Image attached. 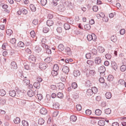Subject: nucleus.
Masks as SVG:
<instances>
[{"label":"nucleus","mask_w":126,"mask_h":126,"mask_svg":"<svg viewBox=\"0 0 126 126\" xmlns=\"http://www.w3.org/2000/svg\"><path fill=\"white\" fill-rule=\"evenodd\" d=\"M39 64V67L42 70L46 69L48 67L47 64L45 63L41 62Z\"/></svg>","instance_id":"1"},{"label":"nucleus","mask_w":126,"mask_h":126,"mask_svg":"<svg viewBox=\"0 0 126 126\" xmlns=\"http://www.w3.org/2000/svg\"><path fill=\"white\" fill-rule=\"evenodd\" d=\"M57 9L59 11L63 12L66 9L65 6L64 5H59L58 6Z\"/></svg>","instance_id":"2"},{"label":"nucleus","mask_w":126,"mask_h":126,"mask_svg":"<svg viewBox=\"0 0 126 126\" xmlns=\"http://www.w3.org/2000/svg\"><path fill=\"white\" fill-rule=\"evenodd\" d=\"M94 36H93L92 35L90 34L88 35L87 36V38L88 40L89 41L93 40V41H95L96 40V37H95V35L93 34Z\"/></svg>","instance_id":"3"},{"label":"nucleus","mask_w":126,"mask_h":126,"mask_svg":"<svg viewBox=\"0 0 126 126\" xmlns=\"http://www.w3.org/2000/svg\"><path fill=\"white\" fill-rule=\"evenodd\" d=\"M106 71L105 67L103 66H102L98 68V71L100 73V74H104Z\"/></svg>","instance_id":"4"},{"label":"nucleus","mask_w":126,"mask_h":126,"mask_svg":"<svg viewBox=\"0 0 126 126\" xmlns=\"http://www.w3.org/2000/svg\"><path fill=\"white\" fill-rule=\"evenodd\" d=\"M26 100H25L19 99L17 101L18 103L21 106H24L26 103Z\"/></svg>","instance_id":"5"},{"label":"nucleus","mask_w":126,"mask_h":126,"mask_svg":"<svg viewBox=\"0 0 126 126\" xmlns=\"http://www.w3.org/2000/svg\"><path fill=\"white\" fill-rule=\"evenodd\" d=\"M60 105L57 102H54L53 104V108L55 110H58L59 109Z\"/></svg>","instance_id":"6"},{"label":"nucleus","mask_w":126,"mask_h":126,"mask_svg":"<svg viewBox=\"0 0 126 126\" xmlns=\"http://www.w3.org/2000/svg\"><path fill=\"white\" fill-rule=\"evenodd\" d=\"M40 113L43 115H45L47 113V110L45 108H42L40 110Z\"/></svg>","instance_id":"7"},{"label":"nucleus","mask_w":126,"mask_h":126,"mask_svg":"<svg viewBox=\"0 0 126 126\" xmlns=\"http://www.w3.org/2000/svg\"><path fill=\"white\" fill-rule=\"evenodd\" d=\"M65 51L66 54L69 55L72 54V52L70 48L68 47H66L65 48Z\"/></svg>","instance_id":"8"},{"label":"nucleus","mask_w":126,"mask_h":126,"mask_svg":"<svg viewBox=\"0 0 126 126\" xmlns=\"http://www.w3.org/2000/svg\"><path fill=\"white\" fill-rule=\"evenodd\" d=\"M101 62V59L99 57H96L94 60L95 63L97 65L99 64Z\"/></svg>","instance_id":"9"},{"label":"nucleus","mask_w":126,"mask_h":126,"mask_svg":"<svg viewBox=\"0 0 126 126\" xmlns=\"http://www.w3.org/2000/svg\"><path fill=\"white\" fill-rule=\"evenodd\" d=\"M65 5L66 6L67 9H72L73 8V6L72 5L71 3L68 1H66L65 2Z\"/></svg>","instance_id":"10"},{"label":"nucleus","mask_w":126,"mask_h":126,"mask_svg":"<svg viewBox=\"0 0 126 126\" xmlns=\"http://www.w3.org/2000/svg\"><path fill=\"white\" fill-rule=\"evenodd\" d=\"M62 71L65 73H67L69 72V69L67 66L64 65L62 69Z\"/></svg>","instance_id":"11"},{"label":"nucleus","mask_w":126,"mask_h":126,"mask_svg":"<svg viewBox=\"0 0 126 126\" xmlns=\"http://www.w3.org/2000/svg\"><path fill=\"white\" fill-rule=\"evenodd\" d=\"M11 68L12 69H16L17 68V65L16 64L14 61L12 62L11 64Z\"/></svg>","instance_id":"12"},{"label":"nucleus","mask_w":126,"mask_h":126,"mask_svg":"<svg viewBox=\"0 0 126 126\" xmlns=\"http://www.w3.org/2000/svg\"><path fill=\"white\" fill-rule=\"evenodd\" d=\"M9 94L10 96L13 97H14L16 95V93L15 90H11L9 91Z\"/></svg>","instance_id":"13"},{"label":"nucleus","mask_w":126,"mask_h":126,"mask_svg":"<svg viewBox=\"0 0 126 126\" xmlns=\"http://www.w3.org/2000/svg\"><path fill=\"white\" fill-rule=\"evenodd\" d=\"M66 77L65 75H63V74H61L60 79L61 81L63 82H65L66 81Z\"/></svg>","instance_id":"14"},{"label":"nucleus","mask_w":126,"mask_h":126,"mask_svg":"<svg viewBox=\"0 0 126 126\" xmlns=\"http://www.w3.org/2000/svg\"><path fill=\"white\" fill-rule=\"evenodd\" d=\"M27 94L29 97H31L34 95V92L32 90H31L28 92Z\"/></svg>","instance_id":"15"},{"label":"nucleus","mask_w":126,"mask_h":126,"mask_svg":"<svg viewBox=\"0 0 126 126\" xmlns=\"http://www.w3.org/2000/svg\"><path fill=\"white\" fill-rule=\"evenodd\" d=\"M33 85L35 88L39 89L40 86V83L39 82H35L34 83Z\"/></svg>","instance_id":"16"},{"label":"nucleus","mask_w":126,"mask_h":126,"mask_svg":"<svg viewBox=\"0 0 126 126\" xmlns=\"http://www.w3.org/2000/svg\"><path fill=\"white\" fill-rule=\"evenodd\" d=\"M91 89H88L86 92V95L88 96H90L92 95L93 93Z\"/></svg>","instance_id":"17"},{"label":"nucleus","mask_w":126,"mask_h":126,"mask_svg":"<svg viewBox=\"0 0 126 126\" xmlns=\"http://www.w3.org/2000/svg\"><path fill=\"white\" fill-rule=\"evenodd\" d=\"M53 22L51 20H48L47 22V25L49 26H50L53 24Z\"/></svg>","instance_id":"18"},{"label":"nucleus","mask_w":126,"mask_h":126,"mask_svg":"<svg viewBox=\"0 0 126 126\" xmlns=\"http://www.w3.org/2000/svg\"><path fill=\"white\" fill-rule=\"evenodd\" d=\"M111 66L113 68L116 70L117 69V66L116 63L114 62H112L111 63Z\"/></svg>","instance_id":"19"},{"label":"nucleus","mask_w":126,"mask_h":126,"mask_svg":"<svg viewBox=\"0 0 126 126\" xmlns=\"http://www.w3.org/2000/svg\"><path fill=\"white\" fill-rule=\"evenodd\" d=\"M58 48L60 51L63 50L64 49V47L62 44H60L58 46Z\"/></svg>","instance_id":"20"},{"label":"nucleus","mask_w":126,"mask_h":126,"mask_svg":"<svg viewBox=\"0 0 126 126\" xmlns=\"http://www.w3.org/2000/svg\"><path fill=\"white\" fill-rule=\"evenodd\" d=\"M74 76L75 77L79 76L80 75V72L78 70H75L73 73Z\"/></svg>","instance_id":"21"},{"label":"nucleus","mask_w":126,"mask_h":126,"mask_svg":"<svg viewBox=\"0 0 126 126\" xmlns=\"http://www.w3.org/2000/svg\"><path fill=\"white\" fill-rule=\"evenodd\" d=\"M29 59L32 61V63H34L36 61V58L33 55H31L30 56Z\"/></svg>","instance_id":"22"},{"label":"nucleus","mask_w":126,"mask_h":126,"mask_svg":"<svg viewBox=\"0 0 126 126\" xmlns=\"http://www.w3.org/2000/svg\"><path fill=\"white\" fill-rule=\"evenodd\" d=\"M30 7L31 10L32 12H35L36 10V8L33 4H31Z\"/></svg>","instance_id":"23"},{"label":"nucleus","mask_w":126,"mask_h":126,"mask_svg":"<svg viewBox=\"0 0 126 126\" xmlns=\"http://www.w3.org/2000/svg\"><path fill=\"white\" fill-rule=\"evenodd\" d=\"M70 119L71 121L75 122L77 118L76 116L72 115L70 116Z\"/></svg>","instance_id":"24"},{"label":"nucleus","mask_w":126,"mask_h":126,"mask_svg":"<svg viewBox=\"0 0 126 126\" xmlns=\"http://www.w3.org/2000/svg\"><path fill=\"white\" fill-rule=\"evenodd\" d=\"M23 81L24 82V84L25 85H27L30 83V80L27 79H24Z\"/></svg>","instance_id":"25"},{"label":"nucleus","mask_w":126,"mask_h":126,"mask_svg":"<svg viewBox=\"0 0 126 126\" xmlns=\"http://www.w3.org/2000/svg\"><path fill=\"white\" fill-rule=\"evenodd\" d=\"M105 96L107 99H110L111 97V94L110 92H107L105 94Z\"/></svg>","instance_id":"26"},{"label":"nucleus","mask_w":126,"mask_h":126,"mask_svg":"<svg viewBox=\"0 0 126 126\" xmlns=\"http://www.w3.org/2000/svg\"><path fill=\"white\" fill-rule=\"evenodd\" d=\"M105 121L103 120H100L98 122V124L100 126H103L105 125Z\"/></svg>","instance_id":"27"},{"label":"nucleus","mask_w":126,"mask_h":126,"mask_svg":"<svg viewBox=\"0 0 126 126\" xmlns=\"http://www.w3.org/2000/svg\"><path fill=\"white\" fill-rule=\"evenodd\" d=\"M58 86L59 89L62 90L64 87V84L61 82L59 83L58 84Z\"/></svg>","instance_id":"28"},{"label":"nucleus","mask_w":126,"mask_h":126,"mask_svg":"<svg viewBox=\"0 0 126 126\" xmlns=\"http://www.w3.org/2000/svg\"><path fill=\"white\" fill-rule=\"evenodd\" d=\"M95 113L96 115L99 116L101 114V111L99 109H96L95 111Z\"/></svg>","instance_id":"29"},{"label":"nucleus","mask_w":126,"mask_h":126,"mask_svg":"<svg viewBox=\"0 0 126 126\" xmlns=\"http://www.w3.org/2000/svg\"><path fill=\"white\" fill-rule=\"evenodd\" d=\"M64 27L65 30H68L70 28V25L67 23H65L64 24Z\"/></svg>","instance_id":"30"},{"label":"nucleus","mask_w":126,"mask_h":126,"mask_svg":"<svg viewBox=\"0 0 126 126\" xmlns=\"http://www.w3.org/2000/svg\"><path fill=\"white\" fill-rule=\"evenodd\" d=\"M17 45L19 47H23L24 46L25 44L23 42L19 41L17 44Z\"/></svg>","instance_id":"31"},{"label":"nucleus","mask_w":126,"mask_h":126,"mask_svg":"<svg viewBox=\"0 0 126 126\" xmlns=\"http://www.w3.org/2000/svg\"><path fill=\"white\" fill-rule=\"evenodd\" d=\"M59 69V66L57 64H55L53 66V70L58 71Z\"/></svg>","instance_id":"32"},{"label":"nucleus","mask_w":126,"mask_h":126,"mask_svg":"<svg viewBox=\"0 0 126 126\" xmlns=\"http://www.w3.org/2000/svg\"><path fill=\"white\" fill-rule=\"evenodd\" d=\"M52 59L51 57H48L45 59V61L48 63H50L52 61Z\"/></svg>","instance_id":"33"},{"label":"nucleus","mask_w":126,"mask_h":126,"mask_svg":"<svg viewBox=\"0 0 126 126\" xmlns=\"http://www.w3.org/2000/svg\"><path fill=\"white\" fill-rule=\"evenodd\" d=\"M14 121L16 124H18L20 122V119L18 117H16L14 120Z\"/></svg>","instance_id":"34"},{"label":"nucleus","mask_w":126,"mask_h":126,"mask_svg":"<svg viewBox=\"0 0 126 126\" xmlns=\"http://www.w3.org/2000/svg\"><path fill=\"white\" fill-rule=\"evenodd\" d=\"M13 32L10 29H8L6 31V33L9 36H10L12 33Z\"/></svg>","instance_id":"35"},{"label":"nucleus","mask_w":126,"mask_h":126,"mask_svg":"<svg viewBox=\"0 0 126 126\" xmlns=\"http://www.w3.org/2000/svg\"><path fill=\"white\" fill-rule=\"evenodd\" d=\"M6 94V92L3 89L0 90V95L1 96H4Z\"/></svg>","instance_id":"36"},{"label":"nucleus","mask_w":126,"mask_h":126,"mask_svg":"<svg viewBox=\"0 0 126 126\" xmlns=\"http://www.w3.org/2000/svg\"><path fill=\"white\" fill-rule=\"evenodd\" d=\"M85 85L87 87H89L92 86V84L90 80H87L86 82Z\"/></svg>","instance_id":"37"},{"label":"nucleus","mask_w":126,"mask_h":126,"mask_svg":"<svg viewBox=\"0 0 126 126\" xmlns=\"http://www.w3.org/2000/svg\"><path fill=\"white\" fill-rule=\"evenodd\" d=\"M98 49L100 53H103L104 51V48L101 46H99L98 47Z\"/></svg>","instance_id":"38"},{"label":"nucleus","mask_w":126,"mask_h":126,"mask_svg":"<svg viewBox=\"0 0 126 126\" xmlns=\"http://www.w3.org/2000/svg\"><path fill=\"white\" fill-rule=\"evenodd\" d=\"M44 120L42 118H40L38 120V123L39 125H42L44 123Z\"/></svg>","instance_id":"39"},{"label":"nucleus","mask_w":126,"mask_h":126,"mask_svg":"<svg viewBox=\"0 0 126 126\" xmlns=\"http://www.w3.org/2000/svg\"><path fill=\"white\" fill-rule=\"evenodd\" d=\"M120 69L122 72L125 71L126 70V66L125 65H122L120 67Z\"/></svg>","instance_id":"40"},{"label":"nucleus","mask_w":126,"mask_h":126,"mask_svg":"<svg viewBox=\"0 0 126 126\" xmlns=\"http://www.w3.org/2000/svg\"><path fill=\"white\" fill-rule=\"evenodd\" d=\"M91 90L93 93L94 94H96L98 91V89L95 87H92Z\"/></svg>","instance_id":"41"},{"label":"nucleus","mask_w":126,"mask_h":126,"mask_svg":"<svg viewBox=\"0 0 126 126\" xmlns=\"http://www.w3.org/2000/svg\"><path fill=\"white\" fill-rule=\"evenodd\" d=\"M84 27L85 29L86 30H89L91 28V27L90 25L89 24H87L85 25L84 26Z\"/></svg>","instance_id":"42"},{"label":"nucleus","mask_w":126,"mask_h":126,"mask_svg":"<svg viewBox=\"0 0 126 126\" xmlns=\"http://www.w3.org/2000/svg\"><path fill=\"white\" fill-rule=\"evenodd\" d=\"M41 50V48L38 46H36L35 47V50L36 52L39 53L40 52Z\"/></svg>","instance_id":"43"},{"label":"nucleus","mask_w":126,"mask_h":126,"mask_svg":"<svg viewBox=\"0 0 126 126\" xmlns=\"http://www.w3.org/2000/svg\"><path fill=\"white\" fill-rule=\"evenodd\" d=\"M105 112L107 114H109L111 113V110L110 108L106 109L105 110Z\"/></svg>","instance_id":"44"},{"label":"nucleus","mask_w":126,"mask_h":126,"mask_svg":"<svg viewBox=\"0 0 126 126\" xmlns=\"http://www.w3.org/2000/svg\"><path fill=\"white\" fill-rule=\"evenodd\" d=\"M58 73L57 71L53 70L51 72V74L53 76H56L58 74Z\"/></svg>","instance_id":"45"},{"label":"nucleus","mask_w":126,"mask_h":126,"mask_svg":"<svg viewBox=\"0 0 126 126\" xmlns=\"http://www.w3.org/2000/svg\"><path fill=\"white\" fill-rule=\"evenodd\" d=\"M49 30V29L47 27H44L43 28V32L44 33L47 32Z\"/></svg>","instance_id":"46"},{"label":"nucleus","mask_w":126,"mask_h":126,"mask_svg":"<svg viewBox=\"0 0 126 126\" xmlns=\"http://www.w3.org/2000/svg\"><path fill=\"white\" fill-rule=\"evenodd\" d=\"M111 40L113 42H115L117 41V38L116 36L113 35L111 37Z\"/></svg>","instance_id":"47"},{"label":"nucleus","mask_w":126,"mask_h":126,"mask_svg":"<svg viewBox=\"0 0 126 126\" xmlns=\"http://www.w3.org/2000/svg\"><path fill=\"white\" fill-rule=\"evenodd\" d=\"M125 81L122 79H120L118 81V83L119 84L124 85Z\"/></svg>","instance_id":"48"},{"label":"nucleus","mask_w":126,"mask_h":126,"mask_svg":"<svg viewBox=\"0 0 126 126\" xmlns=\"http://www.w3.org/2000/svg\"><path fill=\"white\" fill-rule=\"evenodd\" d=\"M113 76L110 75H109L107 78V80L109 81H112L113 80Z\"/></svg>","instance_id":"49"},{"label":"nucleus","mask_w":126,"mask_h":126,"mask_svg":"<svg viewBox=\"0 0 126 126\" xmlns=\"http://www.w3.org/2000/svg\"><path fill=\"white\" fill-rule=\"evenodd\" d=\"M22 123L23 126H28V123L26 121L24 120H23L22 121Z\"/></svg>","instance_id":"50"},{"label":"nucleus","mask_w":126,"mask_h":126,"mask_svg":"<svg viewBox=\"0 0 126 126\" xmlns=\"http://www.w3.org/2000/svg\"><path fill=\"white\" fill-rule=\"evenodd\" d=\"M57 97L60 98L63 97V94L61 92L58 93L57 94Z\"/></svg>","instance_id":"51"},{"label":"nucleus","mask_w":126,"mask_h":126,"mask_svg":"<svg viewBox=\"0 0 126 126\" xmlns=\"http://www.w3.org/2000/svg\"><path fill=\"white\" fill-rule=\"evenodd\" d=\"M72 87L73 88L75 89L77 87V83L75 82L72 83L71 84Z\"/></svg>","instance_id":"52"},{"label":"nucleus","mask_w":126,"mask_h":126,"mask_svg":"<svg viewBox=\"0 0 126 126\" xmlns=\"http://www.w3.org/2000/svg\"><path fill=\"white\" fill-rule=\"evenodd\" d=\"M37 97L38 99L40 100L43 99V97L42 96V95L41 94H37Z\"/></svg>","instance_id":"53"},{"label":"nucleus","mask_w":126,"mask_h":126,"mask_svg":"<svg viewBox=\"0 0 126 126\" xmlns=\"http://www.w3.org/2000/svg\"><path fill=\"white\" fill-rule=\"evenodd\" d=\"M42 46L45 49V51L46 50L48 49V48H49V46L45 44H42Z\"/></svg>","instance_id":"54"},{"label":"nucleus","mask_w":126,"mask_h":126,"mask_svg":"<svg viewBox=\"0 0 126 126\" xmlns=\"http://www.w3.org/2000/svg\"><path fill=\"white\" fill-rule=\"evenodd\" d=\"M87 64L91 66L93 65L94 64V62L91 60H88L87 61Z\"/></svg>","instance_id":"55"},{"label":"nucleus","mask_w":126,"mask_h":126,"mask_svg":"<svg viewBox=\"0 0 126 126\" xmlns=\"http://www.w3.org/2000/svg\"><path fill=\"white\" fill-rule=\"evenodd\" d=\"M58 0H53L52 4L53 6H56L58 4Z\"/></svg>","instance_id":"56"},{"label":"nucleus","mask_w":126,"mask_h":126,"mask_svg":"<svg viewBox=\"0 0 126 126\" xmlns=\"http://www.w3.org/2000/svg\"><path fill=\"white\" fill-rule=\"evenodd\" d=\"M57 32L58 33H61L63 31L62 29V28L61 27H58L56 29Z\"/></svg>","instance_id":"57"},{"label":"nucleus","mask_w":126,"mask_h":126,"mask_svg":"<svg viewBox=\"0 0 126 126\" xmlns=\"http://www.w3.org/2000/svg\"><path fill=\"white\" fill-rule=\"evenodd\" d=\"M92 9L93 11L94 12H97L98 10V6L97 5H94L93 6Z\"/></svg>","instance_id":"58"},{"label":"nucleus","mask_w":126,"mask_h":126,"mask_svg":"<svg viewBox=\"0 0 126 126\" xmlns=\"http://www.w3.org/2000/svg\"><path fill=\"white\" fill-rule=\"evenodd\" d=\"M92 113V112L91 110L87 109L85 111V113L87 115H90Z\"/></svg>","instance_id":"59"},{"label":"nucleus","mask_w":126,"mask_h":126,"mask_svg":"<svg viewBox=\"0 0 126 126\" xmlns=\"http://www.w3.org/2000/svg\"><path fill=\"white\" fill-rule=\"evenodd\" d=\"M76 108L78 110H80L82 109V107L80 105L78 104L76 106Z\"/></svg>","instance_id":"60"},{"label":"nucleus","mask_w":126,"mask_h":126,"mask_svg":"<svg viewBox=\"0 0 126 126\" xmlns=\"http://www.w3.org/2000/svg\"><path fill=\"white\" fill-rule=\"evenodd\" d=\"M47 2V0H41V3L43 5H45Z\"/></svg>","instance_id":"61"},{"label":"nucleus","mask_w":126,"mask_h":126,"mask_svg":"<svg viewBox=\"0 0 126 126\" xmlns=\"http://www.w3.org/2000/svg\"><path fill=\"white\" fill-rule=\"evenodd\" d=\"M91 51L93 54L94 55H96L97 53V51L95 49L93 48L91 50Z\"/></svg>","instance_id":"62"},{"label":"nucleus","mask_w":126,"mask_h":126,"mask_svg":"<svg viewBox=\"0 0 126 126\" xmlns=\"http://www.w3.org/2000/svg\"><path fill=\"white\" fill-rule=\"evenodd\" d=\"M16 92L17 94L18 95V96L19 97L22 94V93L21 92V91L19 89L16 90Z\"/></svg>","instance_id":"63"},{"label":"nucleus","mask_w":126,"mask_h":126,"mask_svg":"<svg viewBox=\"0 0 126 126\" xmlns=\"http://www.w3.org/2000/svg\"><path fill=\"white\" fill-rule=\"evenodd\" d=\"M16 41V39L15 38H14L11 39L10 42L12 44H14L15 43Z\"/></svg>","instance_id":"64"}]
</instances>
